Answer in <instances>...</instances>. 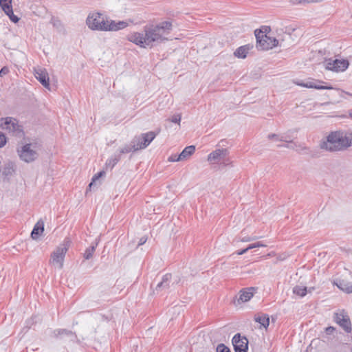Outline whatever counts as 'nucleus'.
I'll use <instances>...</instances> for the list:
<instances>
[{
  "mask_svg": "<svg viewBox=\"0 0 352 352\" xmlns=\"http://www.w3.org/2000/svg\"><path fill=\"white\" fill-rule=\"evenodd\" d=\"M34 76L46 88L50 87V79L46 69L37 67L34 68Z\"/></svg>",
  "mask_w": 352,
  "mask_h": 352,
  "instance_id": "nucleus-14",
  "label": "nucleus"
},
{
  "mask_svg": "<svg viewBox=\"0 0 352 352\" xmlns=\"http://www.w3.org/2000/svg\"><path fill=\"white\" fill-rule=\"evenodd\" d=\"M257 239L256 236L250 237V236H244L240 239V241L241 242H249L251 241L256 240Z\"/></svg>",
  "mask_w": 352,
  "mask_h": 352,
  "instance_id": "nucleus-42",
  "label": "nucleus"
},
{
  "mask_svg": "<svg viewBox=\"0 0 352 352\" xmlns=\"http://www.w3.org/2000/svg\"><path fill=\"white\" fill-rule=\"evenodd\" d=\"M325 68L336 72H344L349 67V61L347 60H340L329 58L324 61Z\"/></svg>",
  "mask_w": 352,
  "mask_h": 352,
  "instance_id": "nucleus-9",
  "label": "nucleus"
},
{
  "mask_svg": "<svg viewBox=\"0 0 352 352\" xmlns=\"http://www.w3.org/2000/svg\"><path fill=\"white\" fill-rule=\"evenodd\" d=\"M349 146H352V129L345 132Z\"/></svg>",
  "mask_w": 352,
  "mask_h": 352,
  "instance_id": "nucleus-38",
  "label": "nucleus"
},
{
  "mask_svg": "<svg viewBox=\"0 0 352 352\" xmlns=\"http://www.w3.org/2000/svg\"><path fill=\"white\" fill-rule=\"evenodd\" d=\"M285 138H286L287 140H291V137L289 135L285 134L283 135Z\"/></svg>",
  "mask_w": 352,
  "mask_h": 352,
  "instance_id": "nucleus-46",
  "label": "nucleus"
},
{
  "mask_svg": "<svg viewBox=\"0 0 352 352\" xmlns=\"http://www.w3.org/2000/svg\"><path fill=\"white\" fill-rule=\"evenodd\" d=\"M157 135V133L154 131L142 133L140 135H135L131 142L134 146L135 151H138L146 148Z\"/></svg>",
  "mask_w": 352,
  "mask_h": 352,
  "instance_id": "nucleus-8",
  "label": "nucleus"
},
{
  "mask_svg": "<svg viewBox=\"0 0 352 352\" xmlns=\"http://www.w3.org/2000/svg\"><path fill=\"white\" fill-rule=\"evenodd\" d=\"M1 127L10 136L16 138L23 139L25 136L23 126L19 124V121L16 118L12 117L1 118Z\"/></svg>",
  "mask_w": 352,
  "mask_h": 352,
  "instance_id": "nucleus-4",
  "label": "nucleus"
},
{
  "mask_svg": "<svg viewBox=\"0 0 352 352\" xmlns=\"http://www.w3.org/2000/svg\"><path fill=\"white\" fill-rule=\"evenodd\" d=\"M349 116L352 119V109L349 111Z\"/></svg>",
  "mask_w": 352,
  "mask_h": 352,
  "instance_id": "nucleus-47",
  "label": "nucleus"
},
{
  "mask_svg": "<svg viewBox=\"0 0 352 352\" xmlns=\"http://www.w3.org/2000/svg\"><path fill=\"white\" fill-rule=\"evenodd\" d=\"M234 352H248V340L245 336H241L240 333L234 336L232 340Z\"/></svg>",
  "mask_w": 352,
  "mask_h": 352,
  "instance_id": "nucleus-10",
  "label": "nucleus"
},
{
  "mask_svg": "<svg viewBox=\"0 0 352 352\" xmlns=\"http://www.w3.org/2000/svg\"><path fill=\"white\" fill-rule=\"evenodd\" d=\"M195 151V146L193 145L186 146L179 155V159L185 160L192 155Z\"/></svg>",
  "mask_w": 352,
  "mask_h": 352,
  "instance_id": "nucleus-23",
  "label": "nucleus"
},
{
  "mask_svg": "<svg viewBox=\"0 0 352 352\" xmlns=\"http://www.w3.org/2000/svg\"><path fill=\"white\" fill-rule=\"evenodd\" d=\"M267 138L270 140H274L275 141H281V142L292 143V140H287L283 135H280L275 134V133L269 134Z\"/></svg>",
  "mask_w": 352,
  "mask_h": 352,
  "instance_id": "nucleus-28",
  "label": "nucleus"
},
{
  "mask_svg": "<svg viewBox=\"0 0 352 352\" xmlns=\"http://www.w3.org/2000/svg\"><path fill=\"white\" fill-rule=\"evenodd\" d=\"M322 1V0H289V3L293 6H296L306 3H318L321 2Z\"/></svg>",
  "mask_w": 352,
  "mask_h": 352,
  "instance_id": "nucleus-30",
  "label": "nucleus"
},
{
  "mask_svg": "<svg viewBox=\"0 0 352 352\" xmlns=\"http://www.w3.org/2000/svg\"><path fill=\"white\" fill-rule=\"evenodd\" d=\"M267 28H268L267 27L265 28V31H267Z\"/></svg>",
  "mask_w": 352,
  "mask_h": 352,
  "instance_id": "nucleus-49",
  "label": "nucleus"
},
{
  "mask_svg": "<svg viewBox=\"0 0 352 352\" xmlns=\"http://www.w3.org/2000/svg\"><path fill=\"white\" fill-rule=\"evenodd\" d=\"M105 174L104 171H100L99 173H98L97 174H96L92 179H91V183L89 184V186L88 188L89 189H91L92 186L94 185V184L96 182L97 180H98L101 177H102Z\"/></svg>",
  "mask_w": 352,
  "mask_h": 352,
  "instance_id": "nucleus-33",
  "label": "nucleus"
},
{
  "mask_svg": "<svg viewBox=\"0 0 352 352\" xmlns=\"http://www.w3.org/2000/svg\"><path fill=\"white\" fill-rule=\"evenodd\" d=\"M12 1V0H0V6L10 21L16 23L20 19L14 14Z\"/></svg>",
  "mask_w": 352,
  "mask_h": 352,
  "instance_id": "nucleus-13",
  "label": "nucleus"
},
{
  "mask_svg": "<svg viewBox=\"0 0 352 352\" xmlns=\"http://www.w3.org/2000/svg\"><path fill=\"white\" fill-rule=\"evenodd\" d=\"M169 162H179V161H183L182 159H179V155L175 154L172 155L168 157Z\"/></svg>",
  "mask_w": 352,
  "mask_h": 352,
  "instance_id": "nucleus-39",
  "label": "nucleus"
},
{
  "mask_svg": "<svg viewBox=\"0 0 352 352\" xmlns=\"http://www.w3.org/2000/svg\"><path fill=\"white\" fill-rule=\"evenodd\" d=\"M171 278L172 275L170 274H166L164 275L162 280L157 285L155 291L157 293H159L162 291L166 292L170 287Z\"/></svg>",
  "mask_w": 352,
  "mask_h": 352,
  "instance_id": "nucleus-16",
  "label": "nucleus"
},
{
  "mask_svg": "<svg viewBox=\"0 0 352 352\" xmlns=\"http://www.w3.org/2000/svg\"><path fill=\"white\" fill-rule=\"evenodd\" d=\"M98 245V243H96L95 245H91L90 247L87 248L84 253V258L87 260L91 258L93 256L94 252H95L96 248Z\"/></svg>",
  "mask_w": 352,
  "mask_h": 352,
  "instance_id": "nucleus-29",
  "label": "nucleus"
},
{
  "mask_svg": "<svg viewBox=\"0 0 352 352\" xmlns=\"http://www.w3.org/2000/svg\"><path fill=\"white\" fill-rule=\"evenodd\" d=\"M287 144H285V145H278V147H281V146H284V147H286L287 148H291V149H296V147H297V144L296 143L292 141V143H289V142H287Z\"/></svg>",
  "mask_w": 352,
  "mask_h": 352,
  "instance_id": "nucleus-36",
  "label": "nucleus"
},
{
  "mask_svg": "<svg viewBox=\"0 0 352 352\" xmlns=\"http://www.w3.org/2000/svg\"><path fill=\"white\" fill-rule=\"evenodd\" d=\"M182 117L180 114L174 115L170 120L172 122L179 124L181 121Z\"/></svg>",
  "mask_w": 352,
  "mask_h": 352,
  "instance_id": "nucleus-37",
  "label": "nucleus"
},
{
  "mask_svg": "<svg viewBox=\"0 0 352 352\" xmlns=\"http://www.w3.org/2000/svg\"><path fill=\"white\" fill-rule=\"evenodd\" d=\"M293 293L300 297H304L307 294V287L302 285H296L293 287Z\"/></svg>",
  "mask_w": 352,
  "mask_h": 352,
  "instance_id": "nucleus-27",
  "label": "nucleus"
},
{
  "mask_svg": "<svg viewBox=\"0 0 352 352\" xmlns=\"http://www.w3.org/2000/svg\"><path fill=\"white\" fill-rule=\"evenodd\" d=\"M250 50L248 45L241 46L236 50L234 54L236 57L239 58H245Z\"/></svg>",
  "mask_w": 352,
  "mask_h": 352,
  "instance_id": "nucleus-25",
  "label": "nucleus"
},
{
  "mask_svg": "<svg viewBox=\"0 0 352 352\" xmlns=\"http://www.w3.org/2000/svg\"><path fill=\"white\" fill-rule=\"evenodd\" d=\"M337 287L343 292L350 294L352 292V283L344 279H337L335 283Z\"/></svg>",
  "mask_w": 352,
  "mask_h": 352,
  "instance_id": "nucleus-19",
  "label": "nucleus"
},
{
  "mask_svg": "<svg viewBox=\"0 0 352 352\" xmlns=\"http://www.w3.org/2000/svg\"><path fill=\"white\" fill-rule=\"evenodd\" d=\"M172 28V23L167 21L157 25H147L144 27L143 32H132L127 36V39L141 47L151 48L157 43L166 41L165 36L170 32Z\"/></svg>",
  "mask_w": 352,
  "mask_h": 352,
  "instance_id": "nucleus-1",
  "label": "nucleus"
},
{
  "mask_svg": "<svg viewBox=\"0 0 352 352\" xmlns=\"http://www.w3.org/2000/svg\"><path fill=\"white\" fill-rule=\"evenodd\" d=\"M254 288L249 287L242 289L239 294V301L242 302H248L250 300L254 295Z\"/></svg>",
  "mask_w": 352,
  "mask_h": 352,
  "instance_id": "nucleus-17",
  "label": "nucleus"
},
{
  "mask_svg": "<svg viewBox=\"0 0 352 352\" xmlns=\"http://www.w3.org/2000/svg\"><path fill=\"white\" fill-rule=\"evenodd\" d=\"M16 170L15 164L11 161L4 163L2 170V174L6 177L12 176Z\"/></svg>",
  "mask_w": 352,
  "mask_h": 352,
  "instance_id": "nucleus-18",
  "label": "nucleus"
},
{
  "mask_svg": "<svg viewBox=\"0 0 352 352\" xmlns=\"http://www.w3.org/2000/svg\"><path fill=\"white\" fill-rule=\"evenodd\" d=\"M254 320L261 324V327L267 328L270 324V318L267 314L256 315Z\"/></svg>",
  "mask_w": 352,
  "mask_h": 352,
  "instance_id": "nucleus-22",
  "label": "nucleus"
},
{
  "mask_svg": "<svg viewBox=\"0 0 352 352\" xmlns=\"http://www.w3.org/2000/svg\"><path fill=\"white\" fill-rule=\"evenodd\" d=\"M334 320L338 324L346 333L351 331V323L349 316L344 311L335 314Z\"/></svg>",
  "mask_w": 352,
  "mask_h": 352,
  "instance_id": "nucleus-11",
  "label": "nucleus"
},
{
  "mask_svg": "<svg viewBox=\"0 0 352 352\" xmlns=\"http://www.w3.org/2000/svg\"><path fill=\"white\" fill-rule=\"evenodd\" d=\"M36 147V144L31 143H27L18 146L16 152L20 160L26 163H31L35 161L38 157Z\"/></svg>",
  "mask_w": 352,
  "mask_h": 352,
  "instance_id": "nucleus-6",
  "label": "nucleus"
},
{
  "mask_svg": "<svg viewBox=\"0 0 352 352\" xmlns=\"http://www.w3.org/2000/svg\"><path fill=\"white\" fill-rule=\"evenodd\" d=\"M27 323H28V324H30L31 323V322H30V321H28V322H27Z\"/></svg>",
  "mask_w": 352,
  "mask_h": 352,
  "instance_id": "nucleus-48",
  "label": "nucleus"
},
{
  "mask_svg": "<svg viewBox=\"0 0 352 352\" xmlns=\"http://www.w3.org/2000/svg\"><path fill=\"white\" fill-rule=\"evenodd\" d=\"M69 239H65L63 243L56 248L51 254V257L49 261L50 265L58 270H61L63 267L65 256L69 249Z\"/></svg>",
  "mask_w": 352,
  "mask_h": 352,
  "instance_id": "nucleus-5",
  "label": "nucleus"
},
{
  "mask_svg": "<svg viewBox=\"0 0 352 352\" xmlns=\"http://www.w3.org/2000/svg\"><path fill=\"white\" fill-rule=\"evenodd\" d=\"M6 143V138L5 135L0 133V148L3 147Z\"/></svg>",
  "mask_w": 352,
  "mask_h": 352,
  "instance_id": "nucleus-40",
  "label": "nucleus"
},
{
  "mask_svg": "<svg viewBox=\"0 0 352 352\" xmlns=\"http://www.w3.org/2000/svg\"><path fill=\"white\" fill-rule=\"evenodd\" d=\"M228 150L226 148H219L212 151L208 155V161L210 162H217L223 159L228 155Z\"/></svg>",
  "mask_w": 352,
  "mask_h": 352,
  "instance_id": "nucleus-15",
  "label": "nucleus"
},
{
  "mask_svg": "<svg viewBox=\"0 0 352 352\" xmlns=\"http://www.w3.org/2000/svg\"><path fill=\"white\" fill-rule=\"evenodd\" d=\"M53 336L65 342H75L77 338L76 333L65 329H58L53 331Z\"/></svg>",
  "mask_w": 352,
  "mask_h": 352,
  "instance_id": "nucleus-12",
  "label": "nucleus"
},
{
  "mask_svg": "<svg viewBox=\"0 0 352 352\" xmlns=\"http://www.w3.org/2000/svg\"><path fill=\"white\" fill-rule=\"evenodd\" d=\"M267 245L263 244L262 242L261 241H258L256 243H252V244H250L248 246V249L249 250H252L253 248H260V247H266Z\"/></svg>",
  "mask_w": 352,
  "mask_h": 352,
  "instance_id": "nucleus-35",
  "label": "nucleus"
},
{
  "mask_svg": "<svg viewBox=\"0 0 352 352\" xmlns=\"http://www.w3.org/2000/svg\"><path fill=\"white\" fill-rule=\"evenodd\" d=\"M9 73V69L8 67H3L0 70V77H3V76L8 74Z\"/></svg>",
  "mask_w": 352,
  "mask_h": 352,
  "instance_id": "nucleus-41",
  "label": "nucleus"
},
{
  "mask_svg": "<svg viewBox=\"0 0 352 352\" xmlns=\"http://www.w3.org/2000/svg\"><path fill=\"white\" fill-rule=\"evenodd\" d=\"M255 36L256 38V47L261 50L272 49L278 44V41L276 38L267 36L261 30H255Z\"/></svg>",
  "mask_w": 352,
  "mask_h": 352,
  "instance_id": "nucleus-7",
  "label": "nucleus"
},
{
  "mask_svg": "<svg viewBox=\"0 0 352 352\" xmlns=\"http://www.w3.org/2000/svg\"><path fill=\"white\" fill-rule=\"evenodd\" d=\"M336 329L333 327H328L326 328L325 332L327 334H331Z\"/></svg>",
  "mask_w": 352,
  "mask_h": 352,
  "instance_id": "nucleus-43",
  "label": "nucleus"
},
{
  "mask_svg": "<svg viewBox=\"0 0 352 352\" xmlns=\"http://www.w3.org/2000/svg\"><path fill=\"white\" fill-rule=\"evenodd\" d=\"M105 174L104 171H100L99 173H98L97 174H96L92 179H91V183L89 184V186L88 188L89 189H91L92 186L94 185V184L96 182L97 180H98L101 177H102Z\"/></svg>",
  "mask_w": 352,
  "mask_h": 352,
  "instance_id": "nucleus-32",
  "label": "nucleus"
},
{
  "mask_svg": "<svg viewBox=\"0 0 352 352\" xmlns=\"http://www.w3.org/2000/svg\"><path fill=\"white\" fill-rule=\"evenodd\" d=\"M44 231V223L43 221H38L34 226L32 232L31 236L32 239H37Z\"/></svg>",
  "mask_w": 352,
  "mask_h": 352,
  "instance_id": "nucleus-20",
  "label": "nucleus"
},
{
  "mask_svg": "<svg viewBox=\"0 0 352 352\" xmlns=\"http://www.w3.org/2000/svg\"><path fill=\"white\" fill-rule=\"evenodd\" d=\"M297 85L307 88H314L316 89H332L333 87L331 86H323V85H319L316 83L315 81H309L305 83L301 82V83H297Z\"/></svg>",
  "mask_w": 352,
  "mask_h": 352,
  "instance_id": "nucleus-21",
  "label": "nucleus"
},
{
  "mask_svg": "<svg viewBox=\"0 0 352 352\" xmlns=\"http://www.w3.org/2000/svg\"><path fill=\"white\" fill-rule=\"evenodd\" d=\"M146 241H147V237H146V236L141 237L138 242V246L144 244Z\"/></svg>",
  "mask_w": 352,
  "mask_h": 352,
  "instance_id": "nucleus-44",
  "label": "nucleus"
},
{
  "mask_svg": "<svg viewBox=\"0 0 352 352\" xmlns=\"http://www.w3.org/2000/svg\"><path fill=\"white\" fill-rule=\"evenodd\" d=\"M135 148L134 146L130 142L129 144H126L122 147L120 148L116 153L118 155H120V157H122V154H126L131 152H135Z\"/></svg>",
  "mask_w": 352,
  "mask_h": 352,
  "instance_id": "nucleus-26",
  "label": "nucleus"
},
{
  "mask_svg": "<svg viewBox=\"0 0 352 352\" xmlns=\"http://www.w3.org/2000/svg\"><path fill=\"white\" fill-rule=\"evenodd\" d=\"M216 352H231L230 349L223 344H219L217 345Z\"/></svg>",
  "mask_w": 352,
  "mask_h": 352,
  "instance_id": "nucleus-34",
  "label": "nucleus"
},
{
  "mask_svg": "<svg viewBox=\"0 0 352 352\" xmlns=\"http://www.w3.org/2000/svg\"><path fill=\"white\" fill-rule=\"evenodd\" d=\"M120 157L116 152L113 155H111L106 162L105 166L106 168L112 169L120 160Z\"/></svg>",
  "mask_w": 352,
  "mask_h": 352,
  "instance_id": "nucleus-24",
  "label": "nucleus"
},
{
  "mask_svg": "<svg viewBox=\"0 0 352 352\" xmlns=\"http://www.w3.org/2000/svg\"><path fill=\"white\" fill-rule=\"evenodd\" d=\"M248 250H250L249 249H248V247L245 249H243L241 250H238L236 252V254H238V255H242L245 253H246Z\"/></svg>",
  "mask_w": 352,
  "mask_h": 352,
  "instance_id": "nucleus-45",
  "label": "nucleus"
},
{
  "mask_svg": "<svg viewBox=\"0 0 352 352\" xmlns=\"http://www.w3.org/2000/svg\"><path fill=\"white\" fill-rule=\"evenodd\" d=\"M320 147L332 152L344 151L350 146L345 132L333 131L327 137L326 141L321 143Z\"/></svg>",
  "mask_w": 352,
  "mask_h": 352,
  "instance_id": "nucleus-3",
  "label": "nucleus"
},
{
  "mask_svg": "<svg viewBox=\"0 0 352 352\" xmlns=\"http://www.w3.org/2000/svg\"><path fill=\"white\" fill-rule=\"evenodd\" d=\"M105 174L104 171H100L99 173H98L97 174H96L92 179H91V183L89 184V186L88 188L89 189H91L92 186L94 185V184L96 182L97 180H98L101 177H102Z\"/></svg>",
  "mask_w": 352,
  "mask_h": 352,
  "instance_id": "nucleus-31",
  "label": "nucleus"
},
{
  "mask_svg": "<svg viewBox=\"0 0 352 352\" xmlns=\"http://www.w3.org/2000/svg\"><path fill=\"white\" fill-rule=\"evenodd\" d=\"M89 28L98 31H118L127 27L128 23L120 21L116 22L108 19L99 12L90 14L86 20Z\"/></svg>",
  "mask_w": 352,
  "mask_h": 352,
  "instance_id": "nucleus-2",
  "label": "nucleus"
}]
</instances>
